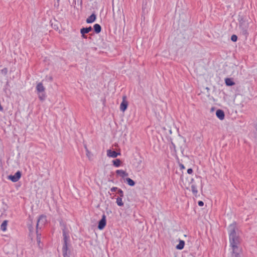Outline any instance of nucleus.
I'll list each match as a JSON object with an SVG mask.
<instances>
[{"label": "nucleus", "mask_w": 257, "mask_h": 257, "mask_svg": "<svg viewBox=\"0 0 257 257\" xmlns=\"http://www.w3.org/2000/svg\"><path fill=\"white\" fill-rule=\"evenodd\" d=\"M229 240V254L228 257H241V239L236 223L230 224L227 228Z\"/></svg>", "instance_id": "1"}, {"label": "nucleus", "mask_w": 257, "mask_h": 257, "mask_svg": "<svg viewBox=\"0 0 257 257\" xmlns=\"http://www.w3.org/2000/svg\"><path fill=\"white\" fill-rule=\"evenodd\" d=\"M63 236V243L62 247V254L63 257H70L71 249L69 247L70 244L68 243V241L69 239V232L66 230L65 227L62 230Z\"/></svg>", "instance_id": "2"}, {"label": "nucleus", "mask_w": 257, "mask_h": 257, "mask_svg": "<svg viewBox=\"0 0 257 257\" xmlns=\"http://www.w3.org/2000/svg\"><path fill=\"white\" fill-rule=\"evenodd\" d=\"M47 222L46 216L41 215L39 216L36 225V230L41 229Z\"/></svg>", "instance_id": "3"}, {"label": "nucleus", "mask_w": 257, "mask_h": 257, "mask_svg": "<svg viewBox=\"0 0 257 257\" xmlns=\"http://www.w3.org/2000/svg\"><path fill=\"white\" fill-rule=\"evenodd\" d=\"M128 106V102L126 100V96L125 95H123L122 96V101L120 105V110L124 112L127 109Z\"/></svg>", "instance_id": "4"}, {"label": "nucleus", "mask_w": 257, "mask_h": 257, "mask_svg": "<svg viewBox=\"0 0 257 257\" xmlns=\"http://www.w3.org/2000/svg\"><path fill=\"white\" fill-rule=\"evenodd\" d=\"M21 177V172L19 171H17L14 175H10L8 179L13 182H17Z\"/></svg>", "instance_id": "5"}, {"label": "nucleus", "mask_w": 257, "mask_h": 257, "mask_svg": "<svg viewBox=\"0 0 257 257\" xmlns=\"http://www.w3.org/2000/svg\"><path fill=\"white\" fill-rule=\"evenodd\" d=\"M106 224V216L103 214L101 219L98 221V228L100 230L103 229Z\"/></svg>", "instance_id": "6"}, {"label": "nucleus", "mask_w": 257, "mask_h": 257, "mask_svg": "<svg viewBox=\"0 0 257 257\" xmlns=\"http://www.w3.org/2000/svg\"><path fill=\"white\" fill-rule=\"evenodd\" d=\"M107 155L109 157L114 158L117 157V156L120 155V153H117L115 151H112L111 150H108L107 151Z\"/></svg>", "instance_id": "7"}, {"label": "nucleus", "mask_w": 257, "mask_h": 257, "mask_svg": "<svg viewBox=\"0 0 257 257\" xmlns=\"http://www.w3.org/2000/svg\"><path fill=\"white\" fill-rule=\"evenodd\" d=\"M216 116L220 120H223L224 118V112L221 109H217L216 111Z\"/></svg>", "instance_id": "8"}, {"label": "nucleus", "mask_w": 257, "mask_h": 257, "mask_svg": "<svg viewBox=\"0 0 257 257\" xmlns=\"http://www.w3.org/2000/svg\"><path fill=\"white\" fill-rule=\"evenodd\" d=\"M36 90L38 93H42L44 92L45 88L44 87L42 83L40 82L37 84L36 86Z\"/></svg>", "instance_id": "9"}, {"label": "nucleus", "mask_w": 257, "mask_h": 257, "mask_svg": "<svg viewBox=\"0 0 257 257\" xmlns=\"http://www.w3.org/2000/svg\"><path fill=\"white\" fill-rule=\"evenodd\" d=\"M92 30V28L90 26L86 28H82L80 29V33L81 35L87 34L91 32Z\"/></svg>", "instance_id": "10"}, {"label": "nucleus", "mask_w": 257, "mask_h": 257, "mask_svg": "<svg viewBox=\"0 0 257 257\" xmlns=\"http://www.w3.org/2000/svg\"><path fill=\"white\" fill-rule=\"evenodd\" d=\"M96 19V15L94 14H92L86 19V23L88 24L92 23L95 21Z\"/></svg>", "instance_id": "11"}, {"label": "nucleus", "mask_w": 257, "mask_h": 257, "mask_svg": "<svg viewBox=\"0 0 257 257\" xmlns=\"http://www.w3.org/2000/svg\"><path fill=\"white\" fill-rule=\"evenodd\" d=\"M116 174L123 178L128 176V173L122 170H117L116 171Z\"/></svg>", "instance_id": "12"}, {"label": "nucleus", "mask_w": 257, "mask_h": 257, "mask_svg": "<svg viewBox=\"0 0 257 257\" xmlns=\"http://www.w3.org/2000/svg\"><path fill=\"white\" fill-rule=\"evenodd\" d=\"M225 83L227 86H231L235 84V83L232 81L231 78H226L225 79Z\"/></svg>", "instance_id": "13"}, {"label": "nucleus", "mask_w": 257, "mask_h": 257, "mask_svg": "<svg viewBox=\"0 0 257 257\" xmlns=\"http://www.w3.org/2000/svg\"><path fill=\"white\" fill-rule=\"evenodd\" d=\"M93 29H94V32L97 34L99 33L101 31V27L100 26V25L99 24H95L93 26Z\"/></svg>", "instance_id": "14"}, {"label": "nucleus", "mask_w": 257, "mask_h": 257, "mask_svg": "<svg viewBox=\"0 0 257 257\" xmlns=\"http://www.w3.org/2000/svg\"><path fill=\"white\" fill-rule=\"evenodd\" d=\"M185 245V241L182 240H179V243L176 246V248L179 250L182 249Z\"/></svg>", "instance_id": "15"}, {"label": "nucleus", "mask_w": 257, "mask_h": 257, "mask_svg": "<svg viewBox=\"0 0 257 257\" xmlns=\"http://www.w3.org/2000/svg\"><path fill=\"white\" fill-rule=\"evenodd\" d=\"M8 221L4 220L1 225V229L2 230L5 231L7 230V226L8 225Z\"/></svg>", "instance_id": "16"}, {"label": "nucleus", "mask_w": 257, "mask_h": 257, "mask_svg": "<svg viewBox=\"0 0 257 257\" xmlns=\"http://www.w3.org/2000/svg\"><path fill=\"white\" fill-rule=\"evenodd\" d=\"M112 162H113V165L116 167H118L120 166L121 161L119 159H117L114 160H113Z\"/></svg>", "instance_id": "17"}, {"label": "nucleus", "mask_w": 257, "mask_h": 257, "mask_svg": "<svg viewBox=\"0 0 257 257\" xmlns=\"http://www.w3.org/2000/svg\"><path fill=\"white\" fill-rule=\"evenodd\" d=\"M191 191H192L193 194L194 195L196 196V195L198 193V190H197L196 186L194 184H192L191 185Z\"/></svg>", "instance_id": "18"}, {"label": "nucleus", "mask_w": 257, "mask_h": 257, "mask_svg": "<svg viewBox=\"0 0 257 257\" xmlns=\"http://www.w3.org/2000/svg\"><path fill=\"white\" fill-rule=\"evenodd\" d=\"M127 183L131 186H134L135 185V182L134 180L130 178H126Z\"/></svg>", "instance_id": "19"}, {"label": "nucleus", "mask_w": 257, "mask_h": 257, "mask_svg": "<svg viewBox=\"0 0 257 257\" xmlns=\"http://www.w3.org/2000/svg\"><path fill=\"white\" fill-rule=\"evenodd\" d=\"M116 203L117 205L119 206H123V203L122 201V198L121 197H117L116 198Z\"/></svg>", "instance_id": "20"}, {"label": "nucleus", "mask_w": 257, "mask_h": 257, "mask_svg": "<svg viewBox=\"0 0 257 257\" xmlns=\"http://www.w3.org/2000/svg\"><path fill=\"white\" fill-rule=\"evenodd\" d=\"M37 233V241L38 245L40 246V243L41 242V233H39L38 230H36Z\"/></svg>", "instance_id": "21"}, {"label": "nucleus", "mask_w": 257, "mask_h": 257, "mask_svg": "<svg viewBox=\"0 0 257 257\" xmlns=\"http://www.w3.org/2000/svg\"><path fill=\"white\" fill-rule=\"evenodd\" d=\"M117 193L118 194V197H123L124 196V194H123V191L120 189H119V190H118V191L117 192Z\"/></svg>", "instance_id": "22"}, {"label": "nucleus", "mask_w": 257, "mask_h": 257, "mask_svg": "<svg viewBox=\"0 0 257 257\" xmlns=\"http://www.w3.org/2000/svg\"><path fill=\"white\" fill-rule=\"evenodd\" d=\"M8 69L7 68H4L1 70V72L4 75H6L8 73Z\"/></svg>", "instance_id": "23"}, {"label": "nucleus", "mask_w": 257, "mask_h": 257, "mask_svg": "<svg viewBox=\"0 0 257 257\" xmlns=\"http://www.w3.org/2000/svg\"><path fill=\"white\" fill-rule=\"evenodd\" d=\"M39 98L41 100H44L46 98V95L44 93H42L39 94Z\"/></svg>", "instance_id": "24"}, {"label": "nucleus", "mask_w": 257, "mask_h": 257, "mask_svg": "<svg viewBox=\"0 0 257 257\" xmlns=\"http://www.w3.org/2000/svg\"><path fill=\"white\" fill-rule=\"evenodd\" d=\"M237 40V37L235 35H232L231 37V40L234 42H236Z\"/></svg>", "instance_id": "25"}, {"label": "nucleus", "mask_w": 257, "mask_h": 257, "mask_svg": "<svg viewBox=\"0 0 257 257\" xmlns=\"http://www.w3.org/2000/svg\"><path fill=\"white\" fill-rule=\"evenodd\" d=\"M171 149H173L174 151L176 152V146L173 142H171V146H170Z\"/></svg>", "instance_id": "26"}, {"label": "nucleus", "mask_w": 257, "mask_h": 257, "mask_svg": "<svg viewBox=\"0 0 257 257\" xmlns=\"http://www.w3.org/2000/svg\"><path fill=\"white\" fill-rule=\"evenodd\" d=\"M118 190H119V189L116 187H113L110 189V191L111 192H115L116 191H118Z\"/></svg>", "instance_id": "27"}, {"label": "nucleus", "mask_w": 257, "mask_h": 257, "mask_svg": "<svg viewBox=\"0 0 257 257\" xmlns=\"http://www.w3.org/2000/svg\"><path fill=\"white\" fill-rule=\"evenodd\" d=\"M28 228H29V230L30 232H32L33 231V229L34 228H33V227L32 225H29Z\"/></svg>", "instance_id": "28"}, {"label": "nucleus", "mask_w": 257, "mask_h": 257, "mask_svg": "<svg viewBox=\"0 0 257 257\" xmlns=\"http://www.w3.org/2000/svg\"><path fill=\"white\" fill-rule=\"evenodd\" d=\"M198 204L199 206H203L204 205V202L202 201H199Z\"/></svg>", "instance_id": "29"}, {"label": "nucleus", "mask_w": 257, "mask_h": 257, "mask_svg": "<svg viewBox=\"0 0 257 257\" xmlns=\"http://www.w3.org/2000/svg\"><path fill=\"white\" fill-rule=\"evenodd\" d=\"M187 173L189 174H191L193 173V170L191 168H189L187 170Z\"/></svg>", "instance_id": "30"}, {"label": "nucleus", "mask_w": 257, "mask_h": 257, "mask_svg": "<svg viewBox=\"0 0 257 257\" xmlns=\"http://www.w3.org/2000/svg\"><path fill=\"white\" fill-rule=\"evenodd\" d=\"M179 166H180V169H185V166H184V165H183V164H180L179 165Z\"/></svg>", "instance_id": "31"}, {"label": "nucleus", "mask_w": 257, "mask_h": 257, "mask_svg": "<svg viewBox=\"0 0 257 257\" xmlns=\"http://www.w3.org/2000/svg\"><path fill=\"white\" fill-rule=\"evenodd\" d=\"M82 37L83 38H84V39L87 38V36L85 34L82 35Z\"/></svg>", "instance_id": "32"}, {"label": "nucleus", "mask_w": 257, "mask_h": 257, "mask_svg": "<svg viewBox=\"0 0 257 257\" xmlns=\"http://www.w3.org/2000/svg\"><path fill=\"white\" fill-rule=\"evenodd\" d=\"M242 33L243 34H246L247 33V31L246 30H243Z\"/></svg>", "instance_id": "33"}]
</instances>
